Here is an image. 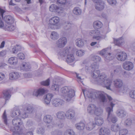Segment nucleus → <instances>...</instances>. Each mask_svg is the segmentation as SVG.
I'll use <instances>...</instances> for the list:
<instances>
[{
    "mask_svg": "<svg viewBox=\"0 0 135 135\" xmlns=\"http://www.w3.org/2000/svg\"><path fill=\"white\" fill-rule=\"evenodd\" d=\"M91 75L94 78L99 77V79L97 81L98 84L105 87L108 90H110V86L112 83V79L107 78V75L104 73H101L99 75L100 71L99 70H92Z\"/></svg>",
    "mask_w": 135,
    "mask_h": 135,
    "instance_id": "nucleus-1",
    "label": "nucleus"
},
{
    "mask_svg": "<svg viewBox=\"0 0 135 135\" xmlns=\"http://www.w3.org/2000/svg\"><path fill=\"white\" fill-rule=\"evenodd\" d=\"M83 92L85 97H88L93 99L98 97L102 102L105 103L107 102L103 92L97 91L93 89H86L84 91L83 90Z\"/></svg>",
    "mask_w": 135,
    "mask_h": 135,
    "instance_id": "nucleus-2",
    "label": "nucleus"
},
{
    "mask_svg": "<svg viewBox=\"0 0 135 135\" xmlns=\"http://www.w3.org/2000/svg\"><path fill=\"white\" fill-rule=\"evenodd\" d=\"M58 55L60 58L66 56V60L68 62H72L75 59L72 50L70 47L66 48L60 50L59 52Z\"/></svg>",
    "mask_w": 135,
    "mask_h": 135,
    "instance_id": "nucleus-3",
    "label": "nucleus"
},
{
    "mask_svg": "<svg viewBox=\"0 0 135 135\" xmlns=\"http://www.w3.org/2000/svg\"><path fill=\"white\" fill-rule=\"evenodd\" d=\"M61 91L65 100L67 102L70 101L75 95L74 90L69 87L66 86L62 88Z\"/></svg>",
    "mask_w": 135,
    "mask_h": 135,
    "instance_id": "nucleus-4",
    "label": "nucleus"
},
{
    "mask_svg": "<svg viewBox=\"0 0 135 135\" xmlns=\"http://www.w3.org/2000/svg\"><path fill=\"white\" fill-rule=\"evenodd\" d=\"M21 107V109L23 110L21 115L22 118H26L28 117V114L33 113L35 112L33 106L28 103H24Z\"/></svg>",
    "mask_w": 135,
    "mask_h": 135,
    "instance_id": "nucleus-5",
    "label": "nucleus"
},
{
    "mask_svg": "<svg viewBox=\"0 0 135 135\" xmlns=\"http://www.w3.org/2000/svg\"><path fill=\"white\" fill-rule=\"evenodd\" d=\"M107 97L110 102V105L111 106L108 107L106 108V110L108 113V118H109L111 115H113L112 113L113 112V108L114 106L116 103V101L113 99L112 98L108 95H107Z\"/></svg>",
    "mask_w": 135,
    "mask_h": 135,
    "instance_id": "nucleus-6",
    "label": "nucleus"
},
{
    "mask_svg": "<svg viewBox=\"0 0 135 135\" xmlns=\"http://www.w3.org/2000/svg\"><path fill=\"white\" fill-rule=\"evenodd\" d=\"M60 21V18L57 16L52 17L50 19L48 24L49 28L54 29L55 26H57L59 24Z\"/></svg>",
    "mask_w": 135,
    "mask_h": 135,
    "instance_id": "nucleus-7",
    "label": "nucleus"
},
{
    "mask_svg": "<svg viewBox=\"0 0 135 135\" xmlns=\"http://www.w3.org/2000/svg\"><path fill=\"white\" fill-rule=\"evenodd\" d=\"M12 123L13 125L15 126L17 130L21 129L20 128L23 126V123L21 121L20 118L17 117L15 118L12 121Z\"/></svg>",
    "mask_w": 135,
    "mask_h": 135,
    "instance_id": "nucleus-8",
    "label": "nucleus"
},
{
    "mask_svg": "<svg viewBox=\"0 0 135 135\" xmlns=\"http://www.w3.org/2000/svg\"><path fill=\"white\" fill-rule=\"evenodd\" d=\"M133 63L130 61H126L124 62L122 65V67L124 70L127 71H131L134 68Z\"/></svg>",
    "mask_w": 135,
    "mask_h": 135,
    "instance_id": "nucleus-9",
    "label": "nucleus"
},
{
    "mask_svg": "<svg viewBox=\"0 0 135 135\" xmlns=\"http://www.w3.org/2000/svg\"><path fill=\"white\" fill-rule=\"evenodd\" d=\"M67 39L65 37H62L60 38L56 42L57 47H62L66 44Z\"/></svg>",
    "mask_w": 135,
    "mask_h": 135,
    "instance_id": "nucleus-10",
    "label": "nucleus"
},
{
    "mask_svg": "<svg viewBox=\"0 0 135 135\" xmlns=\"http://www.w3.org/2000/svg\"><path fill=\"white\" fill-rule=\"evenodd\" d=\"M127 57V54L124 52H119L117 55L116 58L119 61H124L126 60Z\"/></svg>",
    "mask_w": 135,
    "mask_h": 135,
    "instance_id": "nucleus-11",
    "label": "nucleus"
},
{
    "mask_svg": "<svg viewBox=\"0 0 135 135\" xmlns=\"http://www.w3.org/2000/svg\"><path fill=\"white\" fill-rule=\"evenodd\" d=\"M47 92V89L41 88L37 90L34 91L33 93V95L37 97L38 96L42 95Z\"/></svg>",
    "mask_w": 135,
    "mask_h": 135,
    "instance_id": "nucleus-12",
    "label": "nucleus"
},
{
    "mask_svg": "<svg viewBox=\"0 0 135 135\" xmlns=\"http://www.w3.org/2000/svg\"><path fill=\"white\" fill-rule=\"evenodd\" d=\"M113 84L115 87L117 89L121 88L123 85L122 80L120 79H116L113 81Z\"/></svg>",
    "mask_w": 135,
    "mask_h": 135,
    "instance_id": "nucleus-13",
    "label": "nucleus"
},
{
    "mask_svg": "<svg viewBox=\"0 0 135 135\" xmlns=\"http://www.w3.org/2000/svg\"><path fill=\"white\" fill-rule=\"evenodd\" d=\"M105 37V35H104L102 34L99 30H95L94 36L93 37V38L97 40H100Z\"/></svg>",
    "mask_w": 135,
    "mask_h": 135,
    "instance_id": "nucleus-14",
    "label": "nucleus"
},
{
    "mask_svg": "<svg viewBox=\"0 0 135 135\" xmlns=\"http://www.w3.org/2000/svg\"><path fill=\"white\" fill-rule=\"evenodd\" d=\"M75 115L74 111L72 109H70L66 112L65 116L69 119H71L74 118Z\"/></svg>",
    "mask_w": 135,
    "mask_h": 135,
    "instance_id": "nucleus-15",
    "label": "nucleus"
},
{
    "mask_svg": "<svg viewBox=\"0 0 135 135\" xmlns=\"http://www.w3.org/2000/svg\"><path fill=\"white\" fill-rule=\"evenodd\" d=\"M9 78L12 80H15L20 78L21 75L18 72H13L9 74Z\"/></svg>",
    "mask_w": 135,
    "mask_h": 135,
    "instance_id": "nucleus-16",
    "label": "nucleus"
},
{
    "mask_svg": "<svg viewBox=\"0 0 135 135\" xmlns=\"http://www.w3.org/2000/svg\"><path fill=\"white\" fill-rule=\"evenodd\" d=\"M105 3L102 1H99V2H97L95 5L96 9L98 11H101L103 10L104 7Z\"/></svg>",
    "mask_w": 135,
    "mask_h": 135,
    "instance_id": "nucleus-17",
    "label": "nucleus"
},
{
    "mask_svg": "<svg viewBox=\"0 0 135 135\" xmlns=\"http://www.w3.org/2000/svg\"><path fill=\"white\" fill-rule=\"evenodd\" d=\"M52 104L54 106L57 107L61 105L63 103L62 101L60 99L56 98L53 99L51 101Z\"/></svg>",
    "mask_w": 135,
    "mask_h": 135,
    "instance_id": "nucleus-18",
    "label": "nucleus"
},
{
    "mask_svg": "<svg viewBox=\"0 0 135 135\" xmlns=\"http://www.w3.org/2000/svg\"><path fill=\"white\" fill-rule=\"evenodd\" d=\"M96 107L94 104H90L89 105L87 108L88 113L90 114H94Z\"/></svg>",
    "mask_w": 135,
    "mask_h": 135,
    "instance_id": "nucleus-19",
    "label": "nucleus"
},
{
    "mask_svg": "<svg viewBox=\"0 0 135 135\" xmlns=\"http://www.w3.org/2000/svg\"><path fill=\"white\" fill-rule=\"evenodd\" d=\"M53 97V95L51 93H49L46 94L44 97V102L46 104H48L50 102L51 98Z\"/></svg>",
    "mask_w": 135,
    "mask_h": 135,
    "instance_id": "nucleus-20",
    "label": "nucleus"
},
{
    "mask_svg": "<svg viewBox=\"0 0 135 135\" xmlns=\"http://www.w3.org/2000/svg\"><path fill=\"white\" fill-rule=\"evenodd\" d=\"M21 70L27 71H29L31 68V67L30 64L26 62L23 63L20 67Z\"/></svg>",
    "mask_w": 135,
    "mask_h": 135,
    "instance_id": "nucleus-21",
    "label": "nucleus"
},
{
    "mask_svg": "<svg viewBox=\"0 0 135 135\" xmlns=\"http://www.w3.org/2000/svg\"><path fill=\"white\" fill-rule=\"evenodd\" d=\"M99 133V135H109L110 131L107 128H102L100 129Z\"/></svg>",
    "mask_w": 135,
    "mask_h": 135,
    "instance_id": "nucleus-22",
    "label": "nucleus"
},
{
    "mask_svg": "<svg viewBox=\"0 0 135 135\" xmlns=\"http://www.w3.org/2000/svg\"><path fill=\"white\" fill-rule=\"evenodd\" d=\"M49 10L52 12H59L61 10V8L56 5L52 4L49 7Z\"/></svg>",
    "mask_w": 135,
    "mask_h": 135,
    "instance_id": "nucleus-23",
    "label": "nucleus"
},
{
    "mask_svg": "<svg viewBox=\"0 0 135 135\" xmlns=\"http://www.w3.org/2000/svg\"><path fill=\"white\" fill-rule=\"evenodd\" d=\"M85 124L83 122H80L75 124V127L78 130L81 131L84 129Z\"/></svg>",
    "mask_w": 135,
    "mask_h": 135,
    "instance_id": "nucleus-24",
    "label": "nucleus"
},
{
    "mask_svg": "<svg viewBox=\"0 0 135 135\" xmlns=\"http://www.w3.org/2000/svg\"><path fill=\"white\" fill-rule=\"evenodd\" d=\"M2 18L5 22L4 24V29L5 30H8V16L7 15L3 17V16Z\"/></svg>",
    "mask_w": 135,
    "mask_h": 135,
    "instance_id": "nucleus-25",
    "label": "nucleus"
},
{
    "mask_svg": "<svg viewBox=\"0 0 135 135\" xmlns=\"http://www.w3.org/2000/svg\"><path fill=\"white\" fill-rule=\"evenodd\" d=\"M95 124L92 122L88 123L85 125L86 129L89 131L93 129L95 127Z\"/></svg>",
    "mask_w": 135,
    "mask_h": 135,
    "instance_id": "nucleus-26",
    "label": "nucleus"
},
{
    "mask_svg": "<svg viewBox=\"0 0 135 135\" xmlns=\"http://www.w3.org/2000/svg\"><path fill=\"white\" fill-rule=\"evenodd\" d=\"M116 114L117 116L120 118H123L126 115V113L124 110L121 109L118 110Z\"/></svg>",
    "mask_w": 135,
    "mask_h": 135,
    "instance_id": "nucleus-27",
    "label": "nucleus"
},
{
    "mask_svg": "<svg viewBox=\"0 0 135 135\" xmlns=\"http://www.w3.org/2000/svg\"><path fill=\"white\" fill-rule=\"evenodd\" d=\"M5 12L4 10L0 8V28L3 27V29L4 25L2 21V18L3 13Z\"/></svg>",
    "mask_w": 135,
    "mask_h": 135,
    "instance_id": "nucleus-28",
    "label": "nucleus"
},
{
    "mask_svg": "<svg viewBox=\"0 0 135 135\" xmlns=\"http://www.w3.org/2000/svg\"><path fill=\"white\" fill-rule=\"evenodd\" d=\"M103 25L102 23L100 21H94L93 24L95 28L99 29L102 27Z\"/></svg>",
    "mask_w": 135,
    "mask_h": 135,
    "instance_id": "nucleus-29",
    "label": "nucleus"
},
{
    "mask_svg": "<svg viewBox=\"0 0 135 135\" xmlns=\"http://www.w3.org/2000/svg\"><path fill=\"white\" fill-rule=\"evenodd\" d=\"M95 124L98 126H101L104 122V120L103 118L98 117L95 119Z\"/></svg>",
    "mask_w": 135,
    "mask_h": 135,
    "instance_id": "nucleus-30",
    "label": "nucleus"
},
{
    "mask_svg": "<svg viewBox=\"0 0 135 135\" xmlns=\"http://www.w3.org/2000/svg\"><path fill=\"white\" fill-rule=\"evenodd\" d=\"M57 118L60 119H63L65 118V114L62 111H60L56 114Z\"/></svg>",
    "mask_w": 135,
    "mask_h": 135,
    "instance_id": "nucleus-31",
    "label": "nucleus"
},
{
    "mask_svg": "<svg viewBox=\"0 0 135 135\" xmlns=\"http://www.w3.org/2000/svg\"><path fill=\"white\" fill-rule=\"evenodd\" d=\"M52 119L53 118L52 117L49 115H46L44 116V122L47 123H51L52 120Z\"/></svg>",
    "mask_w": 135,
    "mask_h": 135,
    "instance_id": "nucleus-32",
    "label": "nucleus"
},
{
    "mask_svg": "<svg viewBox=\"0 0 135 135\" xmlns=\"http://www.w3.org/2000/svg\"><path fill=\"white\" fill-rule=\"evenodd\" d=\"M124 42V41L122 39V37L114 40L115 44L119 46L123 45Z\"/></svg>",
    "mask_w": 135,
    "mask_h": 135,
    "instance_id": "nucleus-33",
    "label": "nucleus"
},
{
    "mask_svg": "<svg viewBox=\"0 0 135 135\" xmlns=\"http://www.w3.org/2000/svg\"><path fill=\"white\" fill-rule=\"evenodd\" d=\"M104 57L105 60L107 62L112 60L114 58L113 56L110 53H107L105 56Z\"/></svg>",
    "mask_w": 135,
    "mask_h": 135,
    "instance_id": "nucleus-34",
    "label": "nucleus"
},
{
    "mask_svg": "<svg viewBox=\"0 0 135 135\" xmlns=\"http://www.w3.org/2000/svg\"><path fill=\"white\" fill-rule=\"evenodd\" d=\"M120 70V68L118 67H114L112 68L110 70L111 74L113 76L114 74H116Z\"/></svg>",
    "mask_w": 135,
    "mask_h": 135,
    "instance_id": "nucleus-35",
    "label": "nucleus"
},
{
    "mask_svg": "<svg viewBox=\"0 0 135 135\" xmlns=\"http://www.w3.org/2000/svg\"><path fill=\"white\" fill-rule=\"evenodd\" d=\"M76 45L78 47H82L84 45L83 40L80 38L77 39L75 40Z\"/></svg>",
    "mask_w": 135,
    "mask_h": 135,
    "instance_id": "nucleus-36",
    "label": "nucleus"
},
{
    "mask_svg": "<svg viewBox=\"0 0 135 135\" xmlns=\"http://www.w3.org/2000/svg\"><path fill=\"white\" fill-rule=\"evenodd\" d=\"M21 113H20V111L19 110H14L11 114V116L12 117H17L20 116L21 117Z\"/></svg>",
    "mask_w": 135,
    "mask_h": 135,
    "instance_id": "nucleus-37",
    "label": "nucleus"
},
{
    "mask_svg": "<svg viewBox=\"0 0 135 135\" xmlns=\"http://www.w3.org/2000/svg\"><path fill=\"white\" fill-rule=\"evenodd\" d=\"M3 97L5 100L6 102L8 100V90L7 89L3 91Z\"/></svg>",
    "mask_w": 135,
    "mask_h": 135,
    "instance_id": "nucleus-38",
    "label": "nucleus"
},
{
    "mask_svg": "<svg viewBox=\"0 0 135 135\" xmlns=\"http://www.w3.org/2000/svg\"><path fill=\"white\" fill-rule=\"evenodd\" d=\"M59 37V35L58 33L55 31L52 32L51 34V37L53 40L57 39Z\"/></svg>",
    "mask_w": 135,
    "mask_h": 135,
    "instance_id": "nucleus-39",
    "label": "nucleus"
},
{
    "mask_svg": "<svg viewBox=\"0 0 135 135\" xmlns=\"http://www.w3.org/2000/svg\"><path fill=\"white\" fill-rule=\"evenodd\" d=\"M17 62V59L16 57H12L9 59V63L11 64L15 65Z\"/></svg>",
    "mask_w": 135,
    "mask_h": 135,
    "instance_id": "nucleus-40",
    "label": "nucleus"
},
{
    "mask_svg": "<svg viewBox=\"0 0 135 135\" xmlns=\"http://www.w3.org/2000/svg\"><path fill=\"white\" fill-rule=\"evenodd\" d=\"M73 13L77 15H80L81 13V9L78 7L74 8L73 10Z\"/></svg>",
    "mask_w": 135,
    "mask_h": 135,
    "instance_id": "nucleus-41",
    "label": "nucleus"
},
{
    "mask_svg": "<svg viewBox=\"0 0 135 135\" xmlns=\"http://www.w3.org/2000/svg\"><path fill=\"white\" fill-rule=\"evenodd\" d=\"M107 119L109 122H111L113 123H115L117 121L116 118L113 115H111L109 119L108 117Z\"/></svg>",
    "mask_w": 135,
    "mask_h": 135,
    "instance_id": "nucleus-42",
    "label": "nucleus"
},
{
    "mask_svg": "<svg viewBox=\"0 0 135 135\" xmlns=\"http://www.w3.org/2000/svg\"><path fill=\"white\" fill-rule=\"evenodd\" d=\"M91 67L92 69V70H98L99 64L97 62H94L91 64Z\"/></svg>",
    "mask_w": 135,
    "mask_h": 135,
    "instance_id": "nucleus-43",
    "label": "nucleus"
},
{
    "mask_svg": "<svg viewBox=\"0 0 135 135\" xmlns=\"http://www.w3.org/2000/svg\"><path fill=\"white\" fill-rule=\"evenodd\" d=\"M64 134V135H75V133L73 130L69 129L65 131Z\"/></svg>",
    "mask_w": 135,
    "mask_h": 135,
    "instance_id": "nucleus-44",
    "label": "nucleus"
},
{
    "mask_svg": "<svg viewBox=\"0 0 135 135\" xmlns=\"http://www.w3.org/2000/svg\"><path fill=\"white\" fill-rule=\"evenodd\" d=\"M51 89L53 90L57 91L59 90V85L56 82L55 83H54L51 87Z\"/></svg>",
    "mask_w": 135,
    "mask_h": 135,
    "instance_id": "nucleus-45",
    "label": "nucleus"
},
{
    "mask_svg": "<svg viewBox=\"0 0 135 135\" xmlns=\"http://www.w3.org/2000/svg\"><path fill=\"white\" fill-rule=\"evenodd\" d=\"M102 112L103 110L101 108L96 107L94 114L97 115H99L102 114Z\"/></svg>",
    "mask_w": 135,
    "mask_h": 135,
    "instance_id": "nucleus-46",
    "label": "nucleus"
},
{
    "mask_svg": "<svg viewBox=\"0 0 135 135\" xmlns=\"http://www.w3.org/2000/svg\"><path fill=\"white\" fill-rule=\"evenodd\" d=\"M119 128V127L117 124H114L112 125L111 130L114 132H116L118 130Z\"/></svg>",
    "mask_w": 135,
    "mask_h": 135,
    "instance_id": "nucleus-47",
    "label": "nucleus"
},
{
    "mask_svg": "<svg viewBox=\"0 0 135 135\" xmlns=\"http://www.w3.org/2000/svg\"><path fill=\"white\" fill-rule=\"evenodd\" d=\"M108 48H105L104 49H103L99 52V54L101 56H104V57L105 56L106 54L108 53Z\"/></svg>",
    "mask_w": 135,
    "mask_h": 135,
    "instance_id": "nucleus-48",
    "label": "nucleus"
},
{
    "mask_svg": "<svg viewBox=\"0 0 135 135\" xmlns=\"http://www.w3.org/2000/svg\"><path fill=\"white\" fill-rule=\"evenodd\" d=\"M85 53V51L82 50H78L76 52V55L79 56H81L83 55Z\"/></svg>",
    "mask_w": 135,
    "mask_h": 135,
    "instance_id": "nucleus-49",
    "label": "nucleus"
},
{
    "mask_svg": "<svg viewBox=\"0 0 135 135\" xmlns=\"http://www.w3.org/2000/svg\"><path fill=\"white\" fill-rule=\"evenodd\" d=\"M2 118L4 123L6 125H7V116L6 113V111L4 110L2 115Z\"/></svg>",
    "mask_w": 135,
    "mask_h": 135,
    "instance_id": "nucleus-50",
    "label": "nucleus"
},
{
    "mask_svg": "<svg viewBox=\"0 0 135 135\" xmlns=\"http://www.w3.org/2000/svg\"><path fill=\"white\" fill-rule=\"evenodd\" d=\"M92 59L95 62L97 63L100 62L101 60V58L99 56L95 55L92 58Z\"/></svg>",
    "mask_w": 135,
    "mask_h": 135,
    "instance_id": "nucleus-51",
    "label": "nucleus"
},
{
    "mask_svg": "<svg viewBox=\"0 0 135 135\" xmlns=\"http://www.w3.org/2000/svg\"><path fill=\"white\" fill-rule=\"evenodd\" d=\"M132 124L131 120L130 119H128L125 121L124 125L127 127L131 126Z\"/></svg>",
    "mask_w": 135,
    "mask_h": 135,
    "instance_id": "nucleus-52",
    "label": "nucleus"
},
{
    "mask_svg": "<svg viewBox=\"0 0 135 135\" xmlns=\"http://www.w3.org/2000/svg\"><path fill=\"white\" fill-rule=\"evenodd\" d=\"M128 131L126 129H121L119 131V135H125L128 133Z\"/></svg>",
    "mask_w": 135,
    "mask_h": 135,
    "instance_id": "nucleus-53",
    "label": "nucleus"
},
{
    "mask_svg": "<svg viewBox=\"0 0 135 135\" xmlns=\"http://www.w3.org/2000/svg\"><path fill=\"white\" fill-rule=\"evenodd\" d=\"M41 85L44 86H48L50 84V80L48 79L46 80L42 81L41 82Z\"/></svg>",
    "mask_w": 135,
    "mask_h": 135,
    "instance_id": "nucleus-54",
    "label": "nucleus"
},
{
    "mask_svg": "<svg viewBox=\"0 0 135 135\" xmlns=\"http://www.w3.org/2000/svg\"><path fill=\"white\" fill-rule=\"evenodd\" d=\"M15 24H9V31H13L15 29Z\"/></svg>",
    "mask_w": 135,
    "mask_h": 135,
    "instance_id": "nucleus-55",
    "label": "nucleus"
},
{
    "mask_svg": "<svg viewBox=\"0 0 135 135\" xmlns=\"http://www.w3.org/2000/svg\"><path fill=\"white\" fill-rule=\"evenodd\" d=\"M130 97L132 99H135V90H132L129 93Z\"/></svg>",
    "mask_w": 135,
    "mask_h": 135,
    "instance_id": "nucleus-56",
    "label": "nucleus"
},
{
    "mask_svg": "<svg viewBox=\"0 0 135 135\" xmlns=\"http://www.w3.org/2000/svg\"><path fill=\"white\" fill-rule=\"evenodd\" d=\"M18 57L20 59L23 60L25 57L24 54L22 53H20L17 54Z\"/></svg>",
    "mask_w": 135,
    "mask_h": 135,
    "instance_id": "nucleus-57",
    "label": "nucleus"
},
{
    "mask_svg": "<svg viewBox=\"0 0 135 135\" xmlns=\"http://www.w3.org/2000/svg\"><path fill=\"white\" fill-rule=\"evenodd\" d=\"M72 24L70 22H68L66 24V26H65V28L66 30H68L71 28L72 26Z\"/></svg>",
    "mask_w": 135,
    "mask_h": 135,
    "instance_id": "nucleus-58",
    "label": "nucleus"
},
{
    "mask_svg": "<svg viewBox=\"0 0 135 135\" xmlns=\"http://www.w3.org/2000/svg\"><path fill=\"white\" fill-rule=\"evenodd\" d=\"M9 24H15L14 23V18L12 16L10 15H9Z\"/></svg>",
    "mask_w": 135,
    "mask_h": 135,
    "instance_id": "nucleus-59",
    "label": "nucleus"
},
{
    "mask_svg": "<svg viewBox=\"0 0 135 135\" xmlns=\"http://www.w3.org/2000/svg\"><path fill=\"white\" fill-rule=\"evenodd\" d=\"M76 75L77 78L78 79V81H80L82 82L83 81V78L82 77L80 76V75L79 74L76 73Z\"/></svg>",
    "mask_w": 135,
    "mask_h": 135,
    "instance_id": "nucleus-60",
    "label": "nucleus"
},
{
    "mask_svg": "<svg viewBox=\"0 0 135 135\" xmlns=\"http://www.w3.org/2000/svg\"><path fill=\"white\" fill-rule=\"evenodd\" d=\"M107 2L110 4L111 5H115L117 3L116 0H107Z\"/></svg>",
    "mask_w": 135,
    "mask_h": 135,
    "instance_id": "nucleus-61",
    "label": "nucleus"
},
{
    "mask_svg": "<svg viewBox=\"0 0 135 135\" xmlns=\"http://www.w3.org/2000/svg\"><path fill=\"white\" fill-rule=\"evenodd\" d=\"M57 2L61 4H65L66 3V0H57Z\"/></svg>",
    "mask_w": 135,
    "mask_h": 135,
    "instance_id": "nucleus-62",
    "label": "nucleus"
},
{
    "mask_svg": "<svg viewBox=\"0 0 135 135\" xmlns=\"http://www.w3.org/2000/svg\"><path fill=\"white\" fill-rule=\"evenodd\" d=\"M5 77V75L2 73L0 72V80H2Z\"/></svg>",
    "mask_w": 135,
    "mask_h": 135,
    "instance_id": "nucleus-63",
    "label": "nucleus"
},
{
    "mask_svg": "<svg viewBox=\"0 0 135 135\" xmlns=\"http://www.w3.org/2000/svg\"><path fill=\"white\" fill-rule=\"evenodd\" d=\"M44 129L42 128H41L38 129V134H42L44 133Z\"/></svg>",
    "mask_w": 135,
    "mask_h": 135,
    "instance_id": "nucleus-64",
    "label": "nucleus"
}]
</instances>
